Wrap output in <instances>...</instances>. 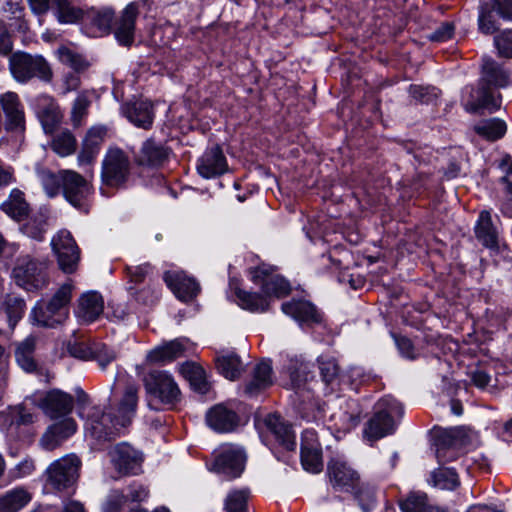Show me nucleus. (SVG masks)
<instances>
[{
	"label": "nucleus",
	"mask_w": 512,
	"mask_h": 512,
	"mask_svg": "<svg viewBox=\"0 0 512 512\" xmlns=\"http://www.w3.org/2000/svg\"><path fill=\"white\" fill-rule=\"evenodd\" d=\"M137 403L138 387L134 383H127L117 400L115 417L94 408L84 424L86 435L97 440H108L120 435L135 415Z\"/></svg>",
	"instance_id": "nucleus-1"
},
{
	"label": "nucleus",
	"mask_w": 512,
	"mask_h": 512,
	"mask_svg": "<svg viewBox=\"0 0 512 512\" xmlns=\"http://www.w3.org/2000/svg\"><path fill=\"white\" fill-rule=\"evenodd\" d=\"M252 282L259 286L261 294L235 288L237 304L251 312H264L271 301L284 297L290 292L289 283L280 275L273 273L271 267L261 265L250 271Z\"/></svg>",
	"instance_id": "nucleus-2"
},
{
	"label": "nucleus",
	"mask_w": 512,
	"mask_h": 512,
	"mask_svg": "<svg viewBox=\"0 0 512 512\" xmlns=\"http://www.w3.org/2000/svg\"><path fill=\"white\" fill-rule=\"evenodd\" d=\"M512 85V72L504 69L491 59H485L482 66V77L477 90L469 89L470 96H463L465 109L476 112L486 109L493 112L501 106V95L495 88Z\"/></svg>",
	"instance_id": "nucleus-3"
},
{
	"label": "nucleus",
	"mask_w": 512,
	"mask_h": 512,
	"mask_svg": "<svg viewBox=\"0 0 512 512\" xmlns=\"http://www.w3.org/2000/svg\"><path fill=\"white\" fill-rule=\"evenodd\" d=\"M402 415L403 408L396 399L391 396L383 397L375 405V413L366 424L364 436L375 441L393 433Z\"/></svg>",
	"instance_id": "nucleus-4"
},
{
	"label": "nucleus",
	"mask_w": 512,
	"mask_h": 512,
	"mask_svg": "<svg viewBox=\"0 0 512 512\" xmlns=\"http://www.w3.org/2000/svg\"><path fill=\"white\" fill-rule=\"evenodd\" d=\"M147 394L168 406L176 405L181 399V391L173 376L167 371L155 370L143 377Z\"/></svg>",
	"instance_id": "nucleus-5"
},
{
	"label": "nucleus",
	"mask_w": 512,
	"mask_h": 512,
	"mask_svg": "<svg viewBox=\"0 0 512 512\" xmlns=\"http://www.w3.org/2000/svg\"><path fill=\"white\" fill-rule=\"evenodd\" d=\"M51 247L60 269L67 274L74 273L80 261V249L71 232L59 230L51 239Z\"/></svg>",
	"instance_id": "nucleus-6"
},
{
	"label": "nucleus",
	"mask_w": 512,
	"mask_h": 512,
	"mask_svg": "<svg viewBox=\"0 0 512 512\" xmlns=\"http://www.w3.org/2000/svg\"><path fill=\"white\" fill-rule=\"evenodd\" d=\"M245 460L246 455L241 447L224 444L216 451L211 470L230 478H236L243 472Z\"/></svg>",
	"instance_id": "nucleus-7"
},
{
	"label": "nucleus",
	"mask_w": 512,
	"mask_h": 512,
	"mask_svg": "<svg viewBox=\"0 0 512 512\" xmlns=\"http://www.w3.org/2000/svg\"><path fill=\"white\" fill-rule=\"evenodd\" d=\"M80 461L75 455L64 456L49 465L46 470L47 483L56 490L72 486L77 477Z\"/></svg>",
	"instance_id": "nucleus-8"
},
{
	"label": "nucleus",
	"mask_w": 512,
	"mask_h": 512,
	"mask_svg": "<svg viewBox=\"0 0 512 512\" xmlns=\"http://www.w3.org/2000/svg\"><path fill=\"white\" fill-rule=\"evenodd\" d=\"M109 458L115 470L123 475L140 473L144 461L143 453L126 442L113 446Z\"/></svg>",
	"instance_id": "nucleus-9"
},
{
	"label": "nucleus",
	"mask_w": 512,
	"mask_h": 512,
	"mask_svg": "<svg viewBox=\"0 0 512 512\" xmlns=\"http://www.w3.org/2000/svg\"><path fill=\"white\" fill-rule=\"evenodd\" d=\"M129 174V160L118 148L108 150L102 162L103 181L110 186L122 184Z\"/></svg>",
	"instance_id": "nucleus-10"
},
{
	"label": "nucleus",
	"mask_w": 512,
	"mask_h": 512,
	"mask_svg": "<svg viewBox=\"0 0 512 512\" xmlns=\"http://www.w3.org/2000/svg\"><path fill=\"white\" fill-rule=\"evenodd\" d=\"M72 290V282L64 283L46 304L45 311L42 306L34 310V323L47 327L60 323V319H53V316L70 302Z\"/></svg>",
	"instance_id": "nucleus-11"
},
{
	"label": "nucleus",
	"mask_w": 512,
	"mask_h": 512,
	"mask_svg": "<svg viewBox=\"0 0 512 512\" xmlns=\"http://www.w3.org/2000/svg\"><path fill=\"white\" fill-rule=\"evenodd\" d=\"M468 430L464 427L434 430V444L436 446V457L439 461H447L453 456H447L446 450L450 448H461L469 442Z\"/></svg>",
	"instance_id": "nucleus-12"
},
{
	"label": "nucleus",
	"mask_w": 512,
	"mask_h": 512,
	"mask_svg": "<svg viewBox=\"0 0 512 512\" xmlns=\"http://www.w3.org/2000/svg\"><path fill=\"white\" fill-rule=\"evenodd\" d=\"M227 170L226 158L218 146L206 150L198 160L197 171L205 179L218 177Z\"/></svg>",
	"instance_id": "nucleus-13"
},
{
	"label": "nucleus",
	"mask_w": 512,
	"mask_h": 512,
	"mask_svg": "<svg viewBox=\"0 0 512 512\" xmlns=\"http://www.w3.org/2000/svg\"><path fill=\"white\" fill-rule=\"evenodd\" d=\"M32 421V402L25 399L22 403L0 411V429L11 430L13 427L28 426Z\"/></svg>",
	"instance_id": "nucleus-14"
},
{
	"label": "nucleus",
	"mask_w": 512,
	"mask_h": 512,
	"mask_svg": "<svg viewBox=\"0 0 512 512\" xmlns=\"http://www.w3.org/2000/svg\"><path fill=\"white\" fill-rule=\"evenodd\" d=\"M167 286L177 298L189 301L199 292V284L182 271H168L164 274Z\"/></svg>",
	"instance_id": "nucleus-15"
},
{
	"label": "nucleus",
	"mask_w": 512,
	"mask_h": 512,
	"mask_svg": "<svg viewBox=\"0 0 512 512\" xmlns=\"http://www.w3.org/2000/svg\"><path fill=\"white\" fill-rule=\"evenodd\" d=\"M0 105L6 116V128L12 131H23L25 116L18 95L14 92L0 95Z\"/></svg>",
	"instance_id": "nucleus-16"
},
{
	"label": "nucleus",
	"mask_w": 512,
	"mask_h": 512,
	"mask_svg": "<svg viewBox=\"0 0 512 512\" xmlns=\"http://www.w3.org/2000/svg\"><path fill=\"white\" fill-rule=\"evenodd\" d=\"M60 178L65 198L72 205L77 206L89 191L87 181L80 174L72 170L62 171Z\"/></svg>",
	"instance_id": "nucleus-17"
},
{
	"label": "nucleus",
	"mask_w": 512,
	"mask_h": 512,
	"mask_svg": "<svg viewBox=\"0 0 512 512\" xmlns=\"http://www.w3.org/2000/svg\"><path fill=\"white\" fill-rule=\"evenodd\" d=\"M39 407L51 418H57L70 413L73 407L72 397L60 390L47 392L39 402Z\"/></svg>",
	"instance_id": "nucleus-18"
},
{
	"label": "nucleus",
	"mask_w": 512,
	"mask_h": 512,
	"mask_svg": "<svg viewBox=\"0 0 512 512\" xmlns=\"http://www.w3.org/2000/svg\"><path fill=\"white\" fill-rule=\"evenodd\" d=\"M187 340L184 338L165 342L151 349L146 355V361L151 364H166L181 357L187 348Z\"/></svg>",
	"instance_id": "nucleus-19"
},
{
	"label": "nucleus",
	"mask_w": 512,
	"mask_h": 512,
	"mask_svg": "<svg viewBox=\"0 0 512 512\" xmlns=\"http://www.w3.org/2000/svg\"><path fill=\"white\" fill-rule=\"evenodd\" d=\"M328 475L335 487L346 490L355 488L359 480L358 473L340 458L333 459L328 464Z\"/></svg>",
	"instance_id": "nucleus-20"
},
{
	"label": "nucleus",
	"mask_w": 512,
	"mask_h": 512,
	"mask_svg": "<svg viewBox=\"0 0 512 512\" xmlns=\"http://www.w3.org/2000/svg\"><path fill=\"white\" fill-rule=\"evenodd\" d=\"M37 117L45 133H52L59 125L62 114L56 101L47 95L37 99Z\"/></svg>",
	"instance_id": "nucleus-21"
},
{
	"label": "nucleus",
	"mask_w": 512,
	"mask_h": 512,
	"mask_svg": "<svg viewBox=\"0 0 512 512\" xmlns=\"http://www.w3.org/2000/svg\"><path fill=\"white\" fill-rule=\"evenodd\" d=\"M114 19V12L110 8L101 10H88L84 20L86 21L85 33L90 37H101L110 32Z\"/></svg>",
	"instance_id": "nucleus-22"
},
{
	"label": "nucleus",
	"mask_w": 512,
	"mask_h": 512,
	"mask_svg": "<svg viewBox=\"0 0 512 512\" xmlns=\"http://www.w3.org/2000/svg\"><path fill=\"white\" fill-rule=\"evenodd\" d=\"M104 309L102 296L95 291L84 293L78 300L76 315L81 322L95 321Z\"/></svg>",
	"instance_id": "nucleus-23"
},
{
	"label": "nucleus",
	"mask_w": 512,
	"mask_h": 512,
	"mask_svg": "<svg viewBox=\"0 0 512 512\" xmlns=\"http://www.w3.org/2000/svg\"><path fill=\"white\" fill-rule=\"evenodd\" d=\"M290 378V386L296 393L302 394L313 390L311 383L314 376L311 373L310 364L304 361H291L287 368Z\"/></svg>",
	"instance_id": "nucleus-24"
},
{
	"label": "nucleus",
	"mask_w": 512,
	"mask_h": 512,
	"mask_svg": "<svg viewBox=\"0 0 512 512\" xmlns=\"http://www.w3.org/2000/svg\"><path fill=\"white\" fill-rule=\"evenodd\" d=\"M137 15L138 7L135 3L128 4L123 10L115 29V37L121 45L132 44Z\"/></svg>",
	"instance_id": "nucleus-25"
},
{
	"label": "nucleus",
	"mask_w": 512,
	"mask_h": 512,
	"mask_svg": "<svg viewBox=\"0 0 512 512\" xmlns=\"http://www.w3.org/2000/svg\"><path fill=\"white\" fill-rule=\"evenodd\" d=\"M206 421L211 429L224 433L235 429L238 424V417L232 410L217 405L208 411Z\"/></svg>",
	"instance_id": "nucleus-26"
},
{
	"label": "nucleus",
	"mask_w": 512,
	"mask_h": 512,
	"mask_svg": "<svg viewBox=\"0 0 512 512\" xmlns=\"http://www.w3.org/2000/svg\"><path fill=\"white\" fill-rule=\"evenodd\" d=\"M267 429L274 435L278 443L286 450H294L296 447L295 434L291 427L276 414H269L265 418Z\"/></svg>",
	"instance_id": "nucleus-27"
},
{
	"label": "nucleus",
	"mask_w": 512,
	"mask_h": 512,
	"mask_svg": "<svg viewBox=\"0 0 512 512\" xmlns=\"http://www.w3.org/2000/svg\"><path fill=\"white\" fill-rule=\"evenodd\" d=\"M123 113L131 123L139 128L148 129L153 123L152 104L147 100L127 104L123 107Z\"/></svg>",
	"instance_id": "nucleus-28"
},
{
	"label": "nucleus",
	"mask_w": 512,
	"mask_h": 512,
	"mask_svg": "<svg viewBox=\"0 0 512 512\" xmlns=\"http://www.w3.org/2000/svg\"><path fill=\"white\" fill-rule=\"evenodd\" d=\"M284 314L292 317L300 325L320 321L315 307L308 301H290L282 304Z\"/></svg>",
	"instance_id": "nucleus-29"
},
{
	"label": "nucleus",
	"mask_w": 512,
	"mask_h": 512,
	"mask_svg": "<svg viewBox=\"0 0 512 512\" xmlns=\"http://www.w3.org/2000/svg\"><path fill=\"white\" fill-rule=\"evenodd\" d=\"M3 211L16 221H22L29 215L30 206L19 189H13L9 198L1 205Z\"/></svg>",
	"instance_id": "nucleus-30"
},
{
	"label": "nucleus",
	"mask_w": 512,
	"mask_h": 512,
	"mask_svg": "<svg viewBox=\"0 0 512 512\" xmlns=\"http://www.w3.org/2000/svg\"><path fill=\"white\" fill-rule=\"evenodd\" d=\"M272 368L269 361H261L258 363L253 371L252 380L247 384L245 392L254 396L261 390L269 387L272 384Z\"/></svg>",
	"instance_id": "nucleus-31"
},
{
	"label": "nucleus",
	"mask_w": 512,
	"mask_h": 512,
	"mask_svg": "<svg viewBox=\"0 0 512 512\" xmlns=\"http://www.w3.org/2000/svg\"><path fill=\"white\" fill-rule=\"evenodd\" d=\"M168 157V150L153 140H147L137 156L138 162L142 165L158 166Z\"/></svg>",
	"instance_id": "nucleus-32"
},
{
	"label": "nucleus",
	"mask_w": 512,
	"mask_h": 512,
	"mask_svg": "<svg viewBox=\"0 0 512 512\" xmlns=\"http://www.w3.org/2000/svg\"><path fill=\"white\" fill-rule=\"evenodd\" d=\"M10 71L14 79L26 83L32 78V57L24 52H15L10 57Z\"/></svg>",
	"instance_id": "nucleus-33"
},
{
	"label": "nucleus",
	"mask_w": 512,
	"mask_h": 512,
	"mask_svg": "<svg viewBox=\"0 0 512 512\" xmlns=\"http://www.w3.org/2000/svg\"><path fill=\"white\" fill-rule=\"evenodd\" d=\"M216 366L226 379H237L244 370L240 358L233 352L224 353L216 358Z\"/></svg>",
	"instance_id": "nucleus-34"
},
{
	"label": "nucleus",
	"mask_w": 512,
	"mask_h": 512,
	"mask_svg": "<svg viewBox=\"0 0 512 512\" xmlns=\"http://www.w3.org/2000/svg\"><path fill=\"white\" fill-rule=\"evenodd\" d=\"M30 501V494L22 488H15L0 497V512H18Z\"/></svg>",
	"instance_id": "nucleus-35"
},
{
	"label": "nucleus",
	"mask_w": 512,
	"mask_h": 512,
	"mask_svg": "<svg viewBox=\"0 0 512 512\" xmlns=\"http://www.w3.org/2000/svg\"><path fill=\"white\" fill-rule=\"evenodd\" d=\"M477 238L487 247H494L497 244V231L494 228L489 211L480 213L477 226Z\"/></svg>",
	"instance_id": "nucleus-36"
},
{
	"label": "nucleus",
	"mask_w": 512,
	"mask_h": 512,
	"mask_svg": "<svg viewBox=\"0 0 512 512\" xmlns=\"http://www.w3.org/2000/svg\"><path fill=\"white\" fill-rule=\"evenodd\" d=\"M56 4V17L62 24H74L84 20L86 11L72 4L68 0H54Z\"/></svg>",
	"instance_id": "nucleus-37"
},
{
	"label": "nucleus",
	"mask_w": 512,
	"mask_h": 512,
	"mask_svg": "<svg viewBox=\"0 0 512 512\" xmlns=\"http://www.w3.org/2000/svg\"><path fill=\"white\" fill-rule=\"evenodd\" d=\"M477 134L487 140H497L504 136L507 130L506 123L499 118L486 119L475 125Z\"/></svg>",
	"instance_id": "nucleus-38"
},
{
	"label": "nucleus",
	"mask_w": 512,
	"mask_h": 512,
	"mask_svg": "<svg viewBox=\"0 0 512 512\" xmlns=\"http://www.w3.org/2000/svg\"><path fill=\"white\" fill-rule=\"evenodd\" d=\"M57 58L60 62L68 65L76 72L86 71L91 63L81 54L67 46H61L56 51Z\"/></svg>",
	"instance_id": "nucleus-39"
},
{
	"label": "nucleus",
	"mask_w": 512,
	"mask_h": 512,
	"mask_svg": "<svg viewBox=\"0 0 512 512\" xmlns=\"http://www.w3.org/2000/svg\"><path fill=\"white\" fill-rule=\"evenodd\" d=\"M320 373L323 382L330 386V391H334L344 382V376L339 374V367L334 359H322L320 361Z\"/></svg>",
	"instance_id": "nucleus-40"
},
{
	"label": "nucleus",
	"mask_w": 512,
	"mask_h": 512,
	"mask_svg": "<svg viewBox=\"0 0 512 512\" xmlns=\"http://www.w3.org/2000/svg\"><path fill=\"white\" fill-rule=\"evenodd\" d=\"M403 512H447L446 510L432 506L427 502V496L422 493L411 494L400 504Z\"/></svg>",
	"instance_id": "nucleus-41"
},
{
	"label": "nucleus",
	"mask_w": 512,
	"mask_h": 512,
	"mask_svg": "<svg viewBox=\"0 0 512 512\" xmlns=\"http://www.w3.org/2000/svg\"><path fill=\"white\" fill-rule=\"evenodd\" d=\"M301 463L306 471L319 473L323 467L320 445L303 446L301 448Z\"/></svg>",
	"instance_id": "nucleus-42"
},
{
	"label": "nucleus",
	"mask_w": 512,
	"mask_h": 512,
	"mask_svg": "<svg viewBox=\"0 0 512 512\" xmlns=\"http://www.w3.org/2000/svg\"><path fill=\"white\" fill-rule=\"evenodd\" d=\"M181 372L190 381L196 391L201 394L209 390V384L206 379V372L200 366L195 364H186L182 366Z\"/></svg>",
	"instance_id": "nucleus-43"
},
{
	"label": "nucleus",
	"mask_w": 512,
	"mask_h": 512,
	"mask_svg": "<svg viewBox=\"0 0 512 512\" xmlns=\"http://www.w3.org/2000/svg\"><path fill=\"white\" fill-rule=\"evenodd\" d=\"M250 491L247 488L231 490L225 500L226 512H247Z\"/></svg>",
	"instance_id": "nucleus-44"
},
{
	"label": "nucleus",
	"mask_w": 512,
	"mask_h": 512,
	"mask_svg": "<svg viewBox=\"0 0 512 512\" xmlns=\"http://www.w3.org/2000/svg\"><path fill=\"white\" fill-rule=\"evenodd\" d=\"M431 483L442 490H453L459 484L458 476L453 469L439 468L432 472Z\"/></svg>",
	"instance_id": "nucleus-45"
},
{
	"label": "nucleus",
	"mask_w": 512,
	"mask_h": 512,
	"mask_svg": "<svg viewBox=\"0 0 512 512\" xmlns=\"http://www.w3.org/2000/svg\"><path fill=\"white\" fill-rule=\"evenodd\" d=\"M32 268L29 258L19 260L13 269L12 277L16 285L26 291H30L32 287Z\"/></svg>",
	"instance_id": "nucleus-46"
},
{
	"label": "nucleus",
	"mask_w": 512,
	"mask_h": 512,
	"mask_svg": "<svg viewBox=\"0 0 512 512\" xmlns=\"http://www.w3.org/2000/svg\"><path fill=\"white\" fill-rule=\"evenodd\" d=\"M92 96V92L82 91L74 100L71 110V120L75 126L80 125L82 119L87 115V110L91 104Z\"/></svg>",
	"instance_id": "nucleus-47"
},
{
	"label": "nucleus",
	"mask_w": 512,
	"mask_h": 512,
	"mask_svg": "<svg viewBox=\"0 0 512 512\" xmlns=\"http://www.w3.org/2000/svg\"><path fill=\"white\" fill-rule=\"evenodd\" d=\"M38 182L49 198L55 197L60 191V179L52 172L41 169L37 172Z\"/></svg>",
	"instance_id": "nucleus-48"
},
{
	"label": "nucleus",
	"mask_w": 512,
	"mask_h": 512,
	"mask_svg": "<svg viewBox=\"0 0 512 512\" xmlns=\"http://www.w3.org/2000/svg\"><path fill=\"white\" fill-rule=\"evenodd\" d=\"M52 148L59 156L65 157L74 153L76 140L69 131H63L53 139Z\"/></svg>",
	"instance_id": "nucleus-49"
},
{
	"label": "nucleus",
	"mask_w": 512,
	"mask_h": 512,
	"mask_svg": "<svg viewBox=\"0 0 512 512\" xmlns=\"http://www.w3.org/2000/svg\"><path fill=\"white\" fill-rule=\"evenodd\" d=\"M15 358L24 371L32 372V339L29 336L17 345Z\"/></svg>",
	"instance_id": "nucleus-50"
},
{
	"label": "nucleus",
	"mask_w": 512,
	"mask_h": 512,
	"mask_svg": "<svg viewBox=\"0 0 512 512\" xmlns=\"http://www.w3.org/2000/svg\"><path fill=\"white\" fill-rule=\"evenodd\" d=\"M494 10L496 9L489 3L480 6L478 25L482 33L492 34L497 30V25L494 20Z\"/></svg>",
	"instance_id": "nucleus-51"
},
{
	"label": "nucleus",
	"mask_w": 512,
	"mask_h": 512,
	"mask_svg": "<svg viewBox=\"0 0 512 512\" xmlns=\"http://www.w3.org/2000/svg\"><path fill=\"white\" fill-rule=\"evenodd\" d=\"M24 308L25 303L21 298L8 296L5 300L4 309L11 328H14L16 323L22 318Z\"/></svg>",
	"instance_id": "nucleus-52"
},
{
	"label": "nucleus",
	"mask_w": 512,
	"mask_h": 512,
	"mask_svg": "<svg viewBox=\"0 0 512 512\" xmlns=\"http://www.w3.org/2000/svg\"><path fill=\"white\" fill-rule=\"evenodd\" d=\"M125 495L119 490H112L108 493L102 504V512H120L125 504Z\"/></svg>",
	"instance_id": "nucleus-53"
},
{
	"label": "nucleus",
	"mask_w": 512,
	"mask_h": 512,
	"mask_svg": "<svg viewBox=\"0 0 512 512\" xmlns=\"http://www.w3.org/2000/svg\"><path fill=\"white\" fill-rule=\"evenodd\" d=\"M62 441L71 437L77 430V424L72 418H64L50 426Z\"/></svg>",
	"instance_id": "nucleus-54"
},
{
	"label": "nucleus",
	"mask_w": 512,
	"mask_h": 512,
	"mask_svg": "<svg viewBox=\"0 0 512 512\" xmlns=\"http://www.w3.org/2000/svg\"><path fill=\"white\" fill-rule=\"evenodd\" d=\"M34 77H38L43 82H50L53 77L49 63L40 55L34 56Z\"/></svg>",
	"instance_id": "nucleus-55"
},
{
	"label": "nucleus",
	"mask_w": 512,
	"mask_h": 512,
	"mask_svg": "<svg viewBox=\"0 0 512 512\" xmlns=\"http://www.w3.org/2000/svg\"><path fill=\"white\" fill-rule=\"evenodd\" d=\"M499 54L505 57H512V29L503 31L494 39Z\"/></svg>",
	"instance_id": "nucleus-56"
},
{
	"label": "nucleus",
	"mask_w": 512,
	"mask_h": 512,
	"mask_svg": "<svg viewBox=\"0 0 512 512\" xmlns=\"http://www.w3.org/2000/svg\"><path fill=\"white\" fill-rule=\"evenodd\" d=\"M106 134H107V129L105 126H102V125L93 126L88 130L83 143L99 149Z\"/></svg>",
	"instance_id": "nucleus-57"
},
{
	"label": "nucleus",
	"mask_w": 512,
	"mask_h": 512,
	"mask_svg": "<svg viewBox=\"0 0 512 512\" xmlns=\"http://www.w3.org/2000/svg\"><path fill=\"white\" fill-rule=\"evenodd\" d=\"M93 358H95L102 369L116 359V353L105 345L94 347Z\"/></svg>",
	"instance_id": "nucleus-58"
},
{
	"label": "nucleus",
	"mask_w": 512,
	"mask_h": 512,
	"mask_svg": "<svg viewBox=\"0 0 512 512\" xmlns=\"http://www.w3.org/2000/svg\"><path fill=\"white\" fill-rule=\"evenodd\" d=\"M68 351L73 357L86 360L93 356L94 348L92 349L83 342H75L69 344Z\"/></svg>",
	"instance_id": "nucleus-59"
},
{
	"label": "nucleus",
	"mask_w": 512,
	"mask_h": 512,
	"mask_svg": "<svg viewBox=\"0 0 512 512\" xmlns=\"http://www.w3.org/2000/svg\"><path fill=\"white\" fill-rule=\"evenodd\" d=\"M62 439L49 427L40 439V446L48 451L61 445Z\"/></svg>",
	"instance_id": "nucleus-60"
},
{
	"label": "nucleus",
	"mask_w": 512,
	"mask_h": 512,
	"mask_svg": "<svg viewBox=\"0 0 512 512\" xmlns=\"http://www.w3.org/2000/svg\"><path fill=\"white\" fill-rule=\"evenodd\" d=\"M454 26L452 23H443L435 32L430 34L429 39L436 42H444L452 38Z\"/></svg>",
	"instance_id": "nucleus-61"
},
{
	"label": "nucleus",
	"mask_w": 512,
	"mask_h": 512,
	"mask_svg": "<svg viewBox=\"0 0 512 512\" xmlns=\"http://www.w3.org/2000/svg\"><path fill=\"white\" fill-rule=\"evenodd\" d=\"M341 423L336 422L334 424V428L340 432H346L354 428L359 423V416L356 414H345L341 413L339 415Z\"/></svg>",
	"instance_id": "nucleus-62"
},
{
	"label": "nucleus",
	"mask_w": 512,
	"mask_h": 512,
	"mask_svg": "<svg viewBox=\"0 0 512 512\" xmlns=\"http://www.w3.org/2000/svg\"><path fill=\"white\" fill-rule=\"evenodd\" d=\"M125 495V502H141L144 501L148 497V491L145 487L139 484L131 485L128 488V492Z\"/></svg>",
	"instance_id": "nucleus-63"
},
{
	"label": "nucleus",
	"mask_w": 512,
	"mask_h": 512,
	"mask_svg": "<svg viewBox=\"0 0 512 512\" xmlns=\"http://www.w3.org/2000/svg\"><path fill=\"white\" fill-rule=\"evenodd\" d=\"M492 6L501 18L512 21V0H494Z\"/></svg>",
	"instance_id": "nucleus-64"
}]
</instances>
